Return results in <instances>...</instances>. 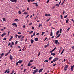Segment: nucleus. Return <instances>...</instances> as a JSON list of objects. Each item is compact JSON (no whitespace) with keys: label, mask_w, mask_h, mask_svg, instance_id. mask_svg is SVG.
<instances>
[{"label":"nucleus","mask_w":74,"mask_h":74,"mask_svg":"<svg viewBox=\"0 0 74 74\" xmlns=\"http://www.w3.org/2000/svg\"><path fill=\"white\" fill-rule=\"evenodd\" d=\"M67 68H68V65H65L64 67V72L65 71H67Z\"/></svg>","instance_id":"f257e3e1"},{"label":"nucleus","mask_w":74,"mask_h":74,"mask_svg":"<svg viewBox=\"0 0 74 74\" xmlns=\"http://www.w3.org/2000/svg\"><path fill=\"white\" fill-rule=\"evenodd\" d=\"M74 65H73L72 66L70 69V70L71 71H73V70H74Z\"/></svg>","instance_id":"f03ea898"},{"label":"nucleus","mask_w":74,"mask_h":74,"mask_svg":"<svg viewBox=\"0 0 74 74\" xmlns=\"http://www.w3.org/2000/svg\"><path fill=\"white\" fill-rule=\"evenodd\" d=\"M38 71V69H36L34 70V71L33 72V74H35Z\"/></svg>","instance_id":"7ed1b4c3"},{"label":"nucleus","mask_w":74,"mask_h":74,"mask_svg":"<svg viewBox=\"0 0 74 74\" xmlns=\"http://www.w3.org/2000/svg\"><path fill=\"white\" fill-rule=\"evenodd\" d=\"M9 58L10 60H12L13 59V57L11 55H10Z\"/></svg>","instance_id":"20e7f679"},{"label":"nucleus","mask_w":74,"mask_h":74,"mask_svg":"<svg viewBox=\"0 0 74 74\" xmlns=\"http://www.w3.org/2000/svg\"><path fill=\"white\" fill-rule=\"evenodd\" d=\"M10 1L13 3H14V2H15V3H16V2L17 1V0H10Z\"/></svg>","instance_id":"39448f33"},{"label":"nucleus","mask_w":74,"mask_h":74,"mask_svg":"<svg viewBox=\"0 0 74 74\" xmlns=\"http://www.w3.org/2000/svg\"><path fill=\"white\" fill-rule=\"evenodd\" d=\"M33 4H35V6H36V7H38V5L37 4V3H33Z\"/></svg>","instance_id":"423d86ee"},{"label":"nucleus","mask_w":74,"mask_h":74,"mask_svg":"<svg viewBox=\"0 0 74 74\" xmlns=\"http://www.w3.org/2000/svg\"><path fill=\"white\" fill-rule=\"evenodd\" d=\"M43 70V69L41 68L38 71L39 73H41L42 71Z\"/></svg>","instance_id":"0eeeda50"},{"label":"nucleus","mask_w":74,"mask_h":74,"mask_svg":"<svg viewBox=\"0 0 74 74\" xmlns=\"http://www.w3.org/2000/svg\"><path fill=\"white\" fill-rule=\"evenodd\" d=\"M12 26H15L16 27H17L18 26H17V24L16 23H13L12 25Z\"/></svg>","instance_id":"6e6552de"},{"label":"nucleus","mask_w":74,"mask_h":74,"mask_svg":"<svg viewBox=\"0 0 74 74\" xmlns=\"http://www.w3.org/2000/svg\"><path fill=\"white\" fill-rule=\"evenodd\" d=\"M4 53H2L0 56V59H1V58H2V57H3V56H4Z\"/></svg>","instance_id":"1a4fd4ad"},{"label":"nucleus","mask_w":74,"mask_h":74,"mask_svg":"<svg viewBox=\"0 0 74 74\" xmlns=\"http://www.w3.org/2000/svg\"><path fill=\"white\" fill-rule=\"evenodd\" d=\"M6 34V33L5 32L3 33V34L2 35H1L2 37H3V36H5V35Z\"/></svg>","instance_id":"9d476101"},{"label":"nucleus","mask_w":74,"mask_h":74,"mask_svg":"<svg viewBox=\"0 0 74 74\" xmlns=\"http://www.w3.org/2000/svg\"><path fill=\"white\" fill-rule=\"evenodd\" d=\"M49 45V43H48L47 45H45V48H46L47 47H48Z\"/></svg>","instance_id":"9b49d317"},{"label":"nucleus","mask_w":74,"mask_h":74,"mask_svg":"<svg viewBox=\"0 0 74 74\" xmlns=\"http://www.w3.org/2000/svg\"><path fill=\"white\" fill-rule=\"evenodd\" d=\"M54 41H55V43L56 44H58V40H55Z\"/></svg>","instance_id":"f8f14e48"},{"label":"nucleus","mask_w":74,"mask_h":74,"mask_svg":"<svg viewBox=\"0 0 74 74\" xmlns=\"http://www.w3.org/2000/svg\"><path fill=\"white\" fill-rule=\"evenodd\" d=\"M8 70H6V71L5 72H4V73H10V71H8Z\"/></svg>","instance_id":"ddd939ff"},{"label":"nucleus","mask_w":74,"mask_h":74,"mask_svg":"<svg viewBox=\"0 0 74 74\" xmlns=\"http://www.w3.org/2000/svg\"><path fill=\"white\" fill-rule=\"evenodd\" d=\"M32 65V64H30V62H29L28 64V66L29 67V66H30Z\"/></svg>","instance_id":"4468645a"},{"label":"nucleus","mask_w":74,"mask_h":74,"mask_svg":"<svg viewBox=\"0 0 74 74\" xmlns=\"http://www.w3.org/2000/svg\"><path fill=\"white\" fill-rule=\"evenodd\" d=\"M33 42H34V41L33 40V39H31V43L32 44H33Z\"/></svg>","instance_id":"2eb2a0df"},{"label":"nucleus","mask_w":74,"mask_h":74,"mask_svg":"<svg viewBox=\"0 0 74 74\" xmlns=\"http://www.w3.org/2000/svg\"><path fill=\"white\" fill-rule=\"evenodd\" d=\"M38 40V39L37 38H35V41H37Z\"/></svg>","instance_id":"dca6fc26"},{"label":"nucleus","mask_w":74,"mask_h":74,"mask_svg":"<svg viewBox=\"0 0 74 74\" xmlns=\"http://www.w3.org/2000/svg\"><path fill=\"white\" fill-rule=\"evenodd\" d=\"M28 14V13L27 12H25L23 14V15H26L27 14Z\"/></svg>","instance_id":"f3484780"},{"label":"nucleus","mask_w":74,"mask_h":74,"mask_svg":"<svg viewBox=\"0 0 74 74\" xmlns=\"http://www.w3.org/2000/svg\"><path fill=\"white\" fill-rule=\"evenodd\" d=\"M59 31H57L56 33V34L57 36H58V34H59Z\"/></svg>","instance_id":"a211bd4d"},{"label":"nucleus","mask_w":74,"mask_h":74,"mask_svg":"<svg viewBox=\"0 0 74 74\" xmlns=\"http://www.w3.org/2000/svg\"><path fill=\"white\" fill-rule=\"evenodd\" d=\"M62 29L61 28L60 29V33H62Z\"/></svg>","instance_id":"6ab92c4d"},{"label":"nucleus","mask_w":74,"mask_h":74,"mask_svg":"<svg viewBox=\"0 0 74 74\" xmlns=\"http://www.w3.org/2000/svg\"><path fill=\"white\" fill-rule=\"evenodd\" d=\"M22 62V60H19L18 62V63H21Z\"/></svg>","instance_id":"aec40b11"},{"label":"nucleus","mask_w":74,"mask_h":74,"mask_svg":"<svg viewBox=\"0 0 74 74\" xmlns=\"http://www.w3.org/2000/svg\"><path fill=\"white\" fill-rule=\"evenodd\" d=\"M51 55H53V56H55V55H56V54L55 53H51Z\"/></svg>","instance_id":"412c9836"},{"label":"nucleus","mask_w":74,"mask_h":74,"mask_svg":"<svg viewBox=\"0 0 74 74\" xmlns=\"http://www.w3.org/2000/svg\"><path fill=\"white\" fill-rule=\"evenodd\" d=\"M59 4H56V7H59Z\"/></svg>","instance_id":"4be33fe9"},{"label":"nucleus","mask_w":74,"mask_h":74,"mask_svg":"<svg viewBox=\"0 0 74 74\" xmlns=\"http://www.w3.org/2000/svg\"><path fill=\"white\" fill-rule=\"evenodd\" d=\"M27 1L28 2H30V1H31V2H33V0H28Z\"/></svg>","instance_id":"5701e85b"},{"label":"nucleus","mask_w":74,"mask_h":74,"mask_svg":"<svg viewBox=\"0 0 74 74\" xmlns=\"http://www.w3.org/2000/svg\"><path fill=\"white\" fill-rule=\"evenodd\" d=\"M52 35H53V33H52V32H51V33L50 34V36H52Z\"/></svg>","instance_id":"b1692460"},{"label":"nucleus","mask_w":74,"mask_h":74,"mask_svg":"<svg viewBox=\"0 0 74 74\" xmlns=\"http://www.w3.org/2000/svg\"><path fill=\"white\" fill-rule=\"evenodd\" d=\"M42 26V24H39L38 27H40V26Z\"/></svg>","instance_id":"393cba45"},{"label":"nucleus","mask_w":74,"mask_h":74,"mask_svg":"<svg viewBox=\"0 0 74 74\" xmlns=\"http://www.w3.org/2000/svg\"><path fill=\"white\" fill-rule=\"evenodd\" d=\"M3 21H6V20H5V18H3Z\"/></svg>","instance_id":"a878e982"},{"label":"nucleus","mask_w":74,"mask_h":74,"mask_svg":"<svg viewBox=\"0 0 74 74\" xmlns=\"http://www.w3.org/2000/svg\"><path fill=\"white\" fill-rule=\"evenodd\" d=\"M55 59L56 60H58V59H59V58H55Z\"/></svg>","instance_id":"bb28decb"},{"label":"nucleus","mask_w":74,"mask_h":74,"mask_svg":"<svg viewBox=\"0 0 74 74\" xmlns=\"http://www.w3.org/2000/svg\"><path fill=\"white\" fill-rule=\"evenodd\" d=\"M22 37V35H20V36H18V38H21Z\"/></svg>","instance_id":"cd10ccee"},{"label":"nucleus","mask_w":74,"mask_h":74,"mask_svg":"<svg viewBox=\"0 0 74 74\" xmlns=\"http://www.w3.org/2000/svg\"><path fill=\"white\" fill-rule=\"evenodd\" d=\"M68 22H69V19H67L66 20V23H68Z\"/></svg>","instance_id":"c85d7f7f"},{"label":"nucleus","mask_w":74,"mask_h":74,"mask_svg":"<svg viewBox=\"0 0 74 74\" xmlns=\"http://www.w3.org/2000/svg\"><path fill=\"white\" fill-rule=\"evenodd\" d=\"M29 33H30V34H31V33H33V31H31V32H29Z\"/></svg>","instance_id":"c756f323"},{"label":"nucleus","mask_w":74,"mask_h":74,"mask_svg":"<svg viewBox=\"0 0 74 74\" xmlns=\"http://www.w3.org/2000/svg\"><path fill=\"white\" fill-rule=\"evenodd\" d=\"M44 33H45V32H42V34H41L42 36H43V35H44Z\"/></svg>","instance_id":"7c9ffc66"},{"label":"nucleus","mask_w":74,"mask_h":74,"mask_svg":"<svg viewBox=\"0 0 74 74\" xmlns=\"http://www.w3.org/2000/svg\"><path fill=\"white\" fill-rule=\"evenodd\" d=\"M53 62H56V60L55 59V58L53 60Z\"/></svg>","instance_id":"2f4dec72"},{"label":"nucleus","mask_w":74,"mask_h":74,"mask_svg":"<svg viewBox=\"0 0 74 74\" xmlns=\"http://www.w3.org/2000/svg\"><path fill=\"white\" fill-rule=\"evenodd\" d=\"M60 17L61 19H62V18H63V16H62V15H61Z\"/></svg>","instance_id":"473e14b6"},{"label":"nucleus","mask_w":74,"mask_h":74,"mask_svg":"<svg viewBox=\"0 0 74 74\" xmlns=\"http://www.w3.org/2000/svg\"><path fill=\"white\" fill-rule=\"evenodd\" d=\"M18 13L19 15H21V12L20 11H18Z\"/></svg>","instance_id":"72a5a7b5"},{"label":"nucleus","mask_w":74,"mask_h":74,"mask_svg":"<svg viewBox=\"0 0 74 74\" xmlns=\"http://www.w3.org/2000/svg\"><path fill=\"white\" fill-rule=\"evenodd\" d=\"M67 15H66V16H65L64 17V18H67Z\"/></svg>","instance_id":"f704fd0d"},{"label":"nucleus","mask_w":74,"mask_h":74,"mask_svg":"<svg viewBox=\"0 0 74 74\" xmlns=\"http://www.w3.org/2000/svg\"><path fill=\"white\" fill-rule=\"evenodd\" d=\"M70 29V28H69L67 29V32H68L69 30Z\"/></svg>","instance_id":"c9c22d12"},{"label":"nucleus","mask_w":74,"mask_h":74,"mask_svg":"<svg viewBox=\"0 0 74 74\" xmlns=\"http://www.w3.org/2000/svg\"><path fill=\"white\" fill-rule=\"evenodd\" d=\"M18 35H16L15 36V37H16V38H17V37H18Z\"/></svg>","instance_id":"e433bc0d"},{"label":"nucleus","mask_w":74,"mask_h":74,"mask_svg":"<svg viewBox=\"0 0 74 74\" xmlns=\"http://www.w3.org/2000/svg\"><path fill=\"white\" fill-rule=\"evenodd\" d=\"M35 34H36V33H35V32H34V33H33V36H35Z\"/></svg>","instance_id":"4c0bfd02"},{"label":"nucleus","mask_w":74,"mask_h":74,"mask_svg":"<svg viewBox=\"0 0 74 74\" xmlns=\"http://www.w3.org/2000/svg\"><path fill=\"white\" fill-rule=\"evenodd\" d=\"M29 16V14L28 15H27L26 17H25V18H28V16Z\"/></svg>","instance_id":"58836bf2"},{"label":"nucleus","mask_w":74,"mask_h":74,"mask_svg":"<svg viewBox=\"0 0 74 74\" xmlns=\"http://www.w3.org/2000/svg\"><path fill=\"white\" fill-rule=\"evenodd\" d=\"M18 21V19H15L14 20V21Z\"/></svg>","instance_id":"ea45409f"},{"label":"nucleus","mask_w":74,"mask_h":74,"mask_svg":"<svg viewBox=\"0 0 74 74\" xmlns=\"http://www.w3.org/2000/svg\"><path fill=\"white\" fill-rule=\"evenodd\" d=\"M53 51H54V50H51L50 51V53H52V52H53Z\"/></svg>","instance_id":"a19ab883"},{"label":"nucleus","mask_w":74,"mask_h":74,"mask_svg":"<svg viewBox=\"0 0 74 74\" xmlns=\"http://www.w3.org/2000/svg\"><path fill=\"white\" fill-rule=\"evenodd\" d=\"M56 49V47L54 48L53 49V50L54 51H55V49Z\"/></svg>","instance_id":"79ce46f5"},{"label":"nucleus","mask_w":74,"mask_h":74,"mask_svg":"<svg viewBox=\"0 0 74 74\" xmlns=\"http://www.w3.org/2000/svg\"><path fill=\"white\" fill-rule=\"evenodd\" d=\"M52 57H50L49 58V60H51L52 59Z\"/></svg>","instance_id":"37998d69"},{"label":"nucleus","mask_w":74,"mask_h":74,"mask_svg":"<svg viewBox=\"0 0 74 74\" xmlns=\"http://www.w3.org/2000/svg\"><path fill=\"white\" fill-rule=\"evenodd\" d=\"M30 62H31V63L33 62V60H31L30 61Z\"/></svg>","instance_id":"c03bdc74"},{"label":"nucleus","mask_w":74,"mask_h":74,"mask_svg":"<svg viewBox=\"0 0 74 74\" xmlns=\"http://www.w3.org/2000/svg\"><path fill=\"white\" fill-rule=\"evenodd\" d=\"M64 13H65V12L64 11H63V12L62 15H64Z\"/></svg>","instance_id":"a18cd8bd"},{"label":"nucleus","mask_w":74,"mask_h":74,"mask_svg":"<svg viewBox=\"0 0 74 74\" xmlns=\"http://www.w3.org/2000/svg\"><path fill=\"white\" fill-rule=\"evenodd\" d=\"M52 9H55V7L53 6L52 7Z\"/></svg>","instance_id":"49530a36"},{"label":"nucleus","mask_w":74,"mask_h":74,"mask_svg":"<svg viewBox=\"0 0 74 74\" xmlns=\"http://www.w3.org/2000/svg\"><path fill=\"white\" fill-rule=\"evenodd\" d=\"M32 30H34V27H32Z\"/></svg>","instance_id":"de8ad7c7"},{"label":"nucleus","mask_w":74,"mask_h":74,"mask_svg":"<svg viewBox=\"0 0 74 74\" xmlns=\"http://www.w3.org/2000/svg\"><path fill=\"white\" fill-rule=\"evenodd\" d=\"M10 37H11L10 38L11 39H12L13 38V36H10Z\"/></svg>","instance_id":"09e8293b"},{"label":"nucleus","mask_w":74,"mask_h":74,"mask_svg":"<svg viewBox=\"0 0 74 74\" xmlns=\"http://www.w3.org/2000/svg\"><path fill=\"white\" fill-rule=\"evenodd\" d=\"M56 64H55L53 65V67H54V66H56Z\"/></svg>","instance_id":"8fccbe9b"},{"label":"nucleus","mask_w":74,"mask_h":74,"mask_svg":"<svg viewBox=\"0 0 74 74\" xmlns=\"http://www.w3.org/2000/svg\"><path fill=\"white\" fill-rule=\"evenodd\" d=\"M8 54H9V53H6V54H5V56H7V55H8Z\"/></svg>","instance_id":"3c124183"},{"label":"nucleus","mask_w":74,"mask_h":74,"mask_svg":"<svg viewBox=\"0 0 74 74\" xmlns=\"http://www.w3.org/2000/svg\"><path fill=\"white\" fill-rule=\"evenodd\" d=\"M45 16H48V14H45Z\"/></svg>","instance_id":"603ef678"},{"label":"nucleus","mask_w":74,"mask_h":74,"mask_svg":"<svg viewBox=\"0 0 74 74\" xmlns=\"http://www.w3.org/2000/svg\"><path fill=\"white\" fill-rule=\"evenodd\" d=\"M29 25L30 26L32 25V23H30L29 24Z\"/></svg>","instance_id":"864d4df0"},{"label":"nucleus","mask_w":74,"mask_h":74,"mask_svg":"<svg viewBox=\"0 0 74 74\" xmlns=\"http://www.w3.org/2000/svg\"><path fill=\"white\" fill-rule=\"evenodd\" d=\"M9 33H10V31H8V36H9Z\"/></svg>","instance_id":"5fc2aeb1"},{"label":"nucleus","mask_w":74,"mask_h":74,"mask_svg":"<svg viewBox=\"0 0 74 74\" xmlns=\"http://www.w3.org/2000/svg\"><path fill=\"white\" fill-rule=\"evenodd\" d=\"M13 45H12V44H11V45H10V48H12V46H13Z\"/></svg>","instance_id":"6e6d98bb"},{"label":"nucleus","mask_w":74,"mask_h":74,"mask_svg":"<svg viewBox=\"0 0 74 74\" xmlns=\"http://www.w3.org/2000/svg\"><path fill=\"white\" fill-rule=\"evenodd\" d=\"M11 49H10V50L9 51V52L8 53H10V52H11Z\"/></svg>","instance_id":"4d7b16f0"},{"label":"nucleus","mask_w":74,"mask_h":74,"mask_svg":"<svg viewBox=\"0 0 74 74\" xmlns=\"http://www.w3.org/2000/svg\"><path fill=\"white\" fill-rule=\"evenodd\" d=\"M18 44V41H16V42H15V44Z\"/></svg>","instance_id":"13d9d810"},{"label":"nucleus","mask_w":74,"mask_h":74,"mask_svg":"<svg viewBox=\"0 0 74 74\" xmlns=\"http://www.w3.org/2000/svg\"><path fill=\"white\" fill-rule=\"evenodd\" d=\"M18 62H17L16 63V66H18Z\"/></svg>","instance_id":"bf43d9fd"},{"label":"nucleus","mask_w":74,"mask_h":74,"mask_svg":"<svg viewBox=\"0 0 74 74\" xmlns=\"http://www.w3.org/2000/svg\"><path fill=\"white\" fill-rule=\"evenodd\" d=\"M25 49V46L23 48L22 50H23V51H25V49Z\"/></svg>","instance_id":"052dcab7"},{"label":"nucleus","mask_w":74,"mask_h":74,"mask_svg":"<svg viewBox=\"0 0 74 74\" xmlns=\"http://www.w3.org/2000/svg\"><path fill=\"white\" fill-rule=\"evenodd\" d=\"M71 20V21H72V22H73V23H74V20H73V19H72Z\"/></svg>","instance_id":"680f3d73"},{"label":"nucleus","mask_w":74,"mask_h":74,"mask_svg":"<svg viewBox=\"0 0 74 74\" xmlns=\"http://www.w3.org/2000/svg\"><path fill=\"white\" fill-rule=\"evenodd\" d=\"M7 40V39H6V38L3 39V40Z\"/></svg>","instance_id":"e2e57ef3"},{"label":"nucleus","mask_w":74,"mask_h":74,"mask_svg":"<svg viewBox=\"0 0 74 74\" xmlns=\"http://www.w3.org/2000/svg\"><path fill=\"white\" fill-rule=\"evenodd\" d=\"M49 2V0H48L46 2L47 3H48Z\"/></svg>","instance_id":"0e129e2a"},{"label":"nucleus","mask_w":74,"mask_h":74,"mask_svg":"<svg viewBox=\"0 0 74 74\" xmlns=\"http://www.w3.org/2000/svg\"><path fill=\"white\" fill-rule=\"evenodd\" d=\"M21 41H23V38H21Z\"/></svg>","instance_id":"69168bd1"},{"label":"nucleus","mask_w":74,"mask_h":74,"mask_svg":"<svg viewBox=\"0 0 74 74\" xmlns=\"http://www.w3.org/2000/svg\"><path fill=\"white\" fill-rule=\"evenodd\" d=\"M72 49H74V46H72Z\"/></svg>","instance_id":"338daca9"},{"label":"nucleus","mask_w":74,"mask_h":74,"mask_svg":"<svg viewBox=\"0 0 74 74\" xmlns=\"http://www.w3.org/2000/svg\"><path fill=\"white\" fill-rule=\"evenodd\" d=\"M18 34H21V32H18Z\"/></svg>","instance_id":"774afa93"}]
</instances>
